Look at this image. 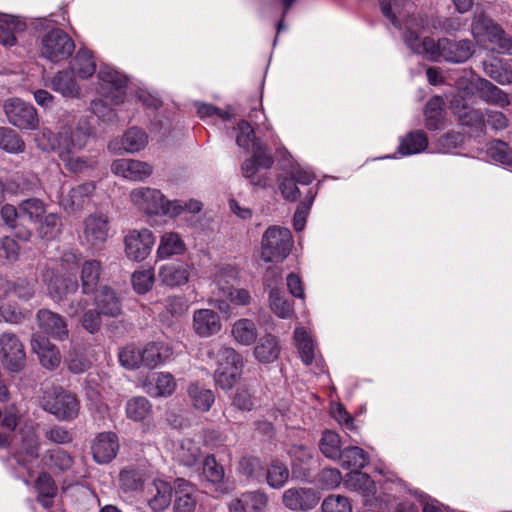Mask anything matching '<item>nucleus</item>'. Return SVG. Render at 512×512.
<instances>
[{
  "instance_id": "19",
  "label": "nucleus",
  "mask_w": 512,
  "mask_h": 512,
  "mask_svg": "<svg viewBox=\"0 0 512 512\" xmlns=\"http://www.w3.org/2000/svg\"><path fill=\"white\" fill-rule=\"evenodd\" d=\"M111 169L116 175L133 181L144 180L152 174V167L148 163L134 159L115 160Z\"/></svg>"
},
{
  "instance_id": "54",
  "label": "nucleus",
  "mask_w": 512,
  "mask_h": 512,
  "mask_svg": "<svg viewBox=\"0 0 512 512\" xmlns=\"http://www.w3.org/2000/svg\"><path fill=\"white\" fill-rule=\"evenodd\" d=\"M488 156L503 165L512 167V150L509 145L501 140H495L488 145Z\"/></svg>"
},
{
  "instance_id": "27",
  "label": "nucleus",
  "mask_w": 512,
  "mask_h": 512,
  "mask_svg": "<svg viewBox=\"0 0 512 512\" xmlns=\"http://www.w3.org/2000/svg\"><path fill=\"white\" fill-rule=\"evenodd\" d=\"M476 89L480 99L490 105L506 107L510 104L508 94L487 79H479Z\"/></svg>"
},
{
  "instance_id": "50",
  "label": "nucleus",
  "mask_w": 512,
  "mask_h": 512,
  "mask_svg": "<svg viewBox=\"0 0 512 512\" xmlns=\"http://www.w3.org/2000/svg\"><path fill=\"white\" fill-rule=\"evenodd\" d=\"M267 484L274 488L280 489L289 478V470L286 465L279 460H273L265 472Z\"/></svg>"
},
{
  "instance_id": "45",
  "label": "nucleus",
  "mask_w": 512,
  "mask_h": 512,
  "mask_svg": "<svg viewBox=\"0 0 512 512\" xmlns=\"http://www.w3.org/2000/svg\"><path fill=\"white\" fill-rule=\"evenodd\" d=\"M345 485L351 490L360 491L364 496L376 492V486L371 477L360 471H350L346 476Z\"/></svg>"
},
{
  "instance_id": "64",
  "label": "nucleus",
  "mask_w": 512,
  "mask_h": 512,
  "mask_svg": "<svg viewBox=\"0 0 512 512\" xmlns=\"http://www.w3.org/2000/svg\"><path fill=\"white\" fill-rule=\"evenodd\" d=\"M154 273L151 270L136 271L132 274V285L138 294H145L152 289Z\"/></svg>"
},
{
  "instance_id": "37",
  "label": "nucleus",
  "mask_w": 512,
  "mask_h": 512,
  "mask_svg": "<svg viewBox=\"0 0 512 512\" xmlns=\"http://www.w3.org/2000/svg\"><path fill=\"white\" fill-rule=\"evenodd\" d=\"M72 72L82 79L90 78L96 71V63L91 51L81 48L71 62Z\"/></svg>"
},
{
  "instance_id": "52",
  "label": "nucleus",
  "mask_w": 512,
  "mask_h": 512,
  "mask_svg": "<svg viewBox=\"0 0 512 512\" xmlns=\"http://www.w3.org/2000/svg\"><path fill=\"white\" fill-rule=\"evenodd\" d=\"M0 148L9 153H21L25 149V143L15 130L0 127Z\"/></svg>"
},
{
  "instance_id": "35",
  "label": "nucleus",
  "mask_w": 512,
  "mask_h": 512,
  "mask_svg": "<svg viewBox=\"0 0 512 512\" xmlns=\"http://www.w3.org/2000/svg\"><path fill=\"white\" fill-rule=\"evenodd\" d=\"M42 463L51 470L65 472L69 470L73 464V457L65 450L60 448L47 450L42 458Z\"/></svg>"
},
{
  "instance_id": "13",
  "label": "nucleus",
  "mask_w": 512,
  "mask_h": 512,
  "mask_svg": "<svg viewBox=\"0 0 512 512\" xmlns=\"http://www.w3.org/2000/svg\"><path fill=\"white\" fill-rule=\"evenodd\" d=\"M154 243L155 237L150 230H133L125 237L126 255L134 261H142L150 254Z\"/></svg>"
},
{
  "instance_id": "40",
  "label": "nucleus",
  "mask_w": 512,
  "mask_h": 512,
  "mask_svg": "<svg viewBox=\"0 0 512 512\" xmlns=\"http://www.w3.org/2000/svg\"><path fill=\"white\" fill-rule=\"evenodd\" d=\"M452 108L463 125L472 127L485 125V115L481 110L470 108L465 104L460 106L458 99L452 102Z\"/></svg>"
},
{
  "instance_id": "46",
  "label": "nucleus",
  "mask_w": 512,
  "mask_h": 512,
  "mask_svg": "<svg viewBox=\"0 0 512 512\" xmlns=\"http://www.w3.org/2000/svg\"><path fill=\"white\" fill-rule=\"evenodd\" d=\"M319 449L325 457L337 461L343 451L340 436L334 431L325 430L319 441Z\"/></svg>"
},
{
  "instance_id": "51",
  "label": "nucleus",
  "mask_w": 512,
  "mask_h": 512,
  "mask_svg": "<svg viewBox=\"0 0 512 512\" xmlns=\"http://www.w3.org/2000/svg\"><path fill=\"white\" fill-rule=\"evenodd\" d=\"M294 338L300 357L305 365L312 364L314 360V343L308 333L303 328H297L294 331Z\"/></svg>"
},
{
  "instance_id": "63",
  "label": "nucleus",
  "mask_w": 512,
  "mask_h": 512,
  "mask_svg": "<svg viewBox=\"0 0 512 512\" xmlns=\"http://www.w3.org/2000/svg\"><path fill=\"white\" fill-rule=\"evenodd\" d=\"M142 367L153 369L162 362L161 348L157 343H148L145 347L140 349Z\"/></svg>"
},
{
  "instance_id": "1",
  "label": "nucleus",
  "mask_w": 512,
  "mask_h": 512,
  "mask_svg": "<svg viewBox=\"0 0 512 512\" xmlns=\"http://www.w3.org/2000/svg\"><path fill=\"white\" fill-rule=\"evenodd\" d=\"M99 92L103 99L91 101V111L103 121H113L116 117L114 110L108 106L124 102L128 79L125 75L110 67L101 68L98 72Z\"/></svg>"
},
{
  "instance_id": "11",
  "label": "nucleus",
  "mask_w": 512,
  "mask_h": 512,
  "mask_svg": "<svg viewBox=\"0 0 512 512\" xmlns=\"http://www.w3.org/2000/svg\"><path fill=\"white\" fill-rule=\"evenodd\" d=\"M0 356L4 367L11 372H19L25 367L24 346L15 334L3 333L0 336Z\"/></svg>"
},
{
  "instance_id": "14",
  "label": "nucleus",
  "mask_w": 512,
  "mask_h": 512,
  "mask_svg": "<svg viewBox=\"0 0 512 512\" xmlns=\"http://www.w3.org/2000/svg\"><path fill=\"white\" fill-rule=\"evenodd\" d=\"M36 321L45 334L60 341L69 338V330L66 319L49 309H40L36 314Z\"/></svg>"
},
{
  "instance_id": "58",
  "label": "nucleus",
  "mask_w": 512,
  "mask_h": 512,
  "mask_svg": "<svg viewBox=\"0 0 512 512\" xmlns=\"http://www.w3.org/2000/svg\"><path fill=\"white\" fill-rule=\"evenodd\" d=\"M219 367H229V370H241L243 367L242 356L233 348L221 347L217 358Z\"/></svg>"
},
{
  "instance_id": "31",
  "label": "nucleus",
  "mask_w": 512,
  "mask_h": 512,
  "mask_svg": "<svg viewBox=\"0 0 512 512\" xmlns=\"http://www.w3.org/2000/svg\"><path fill=\"white\" fill-rule=\"evenodd\" d=\"M51 88L64 97L77 98L80 95V87L74 79L73 72L67 70L55 74L51 79Z\"/></svg>"
},
{
  "instance_id": "8",
  "label": "nucleus",
  "mask_w": 512,
  "mask_h": 512,
  "mask_svg": "<svg viewBox=\"0 0 512 512\" xmlns=\"http://www.w3.org/2000/svg\"><path fill=\"white\" fill-rule=\"evenodd\" d=\"M473 53L474 45L472 41L468 39L455 41L448 38H441L437 42L433 40V47L425 52L433 61L442 58L453 63L465 62Z\"/></svg>"
},
{
  "instance_id": "4",
  "label": "nucleus",
  "mask_w": 512,
  "mask_h": 512,
  "mask_svg": "<svg viewBox=\"0 0 512 512\" xmlns=\"http://www.w3.org/2000/svg\"><path fill=\"white\" fill-rule=\"evenodd\" d=\"M274 164V158L270 151L262 145L261 142L253 143L252 156L241 164V173L243 177L249 180V183L257 188L265 189L272 183L268 173L259 174V170L270 169Z\"/></svg>"
},
{
  "instance_id": "39",
  "label": "nucleus",
  "mask_w": 512,
  "mask_h": 512,
  "mask_svg": "<svg viewBox=\"0 0 512 512\" xmlns=\"http://www.w3.org/2000/svg\"><path fill=\"white\" fill-rule=\"evenodd\" d=\"M445 101L440 96L432 97L426 104L424 115L425 125L429 130H437L444 119Z\"/></svg>"
},
{
  "instance_id": "21",
  "label": "nucleus",
  "mask_w": 512,
  "mask_h": 512,
  "mask_svg": "<svg viewBox=\"0 0 512 512\" xmlns=\"http://www.w3.org/2000/svg\"><path fill=\"white\" fill-rule=\"evenodd\" d=\"M218 314L211 309H199L193 314V329L200 337H210L221 330Z\"/></svg>"
},
{
  "instance_id": "42",
  "label": "nucleus",
  "mask_w": 512,
  "mask_h": 512,
  "mask_svg": "<svg viewBox=\"0 0 512 512\" xmlns=\"http://www.w3.org/2000/svg\"><path fill=\"white\" fill-rule=\"evenodd\" d=\"M428 146L426 134L421 130L408 133L399 145V152L402 155H412L424 151Z\"/></svg>"
},
{
  "instance_id": "30",
  "label": "nucleus",
  "mask_w": 512,
  "mask_h": 512,
  "mask_svg": "<svg viewBox=\"0 0 512 512\" xmlns=\"http://www.w3.org/2000/svg\"><path fill=\"white\" fill-rule=\"evenodd\" d=\"M185 250L186 245L178 233L166 232L160 238L157 257L160 259H167L172 256L181 255Z\"/></svg>"
},
{
  "instance_id": "18",
  "label": "nucleus",
  "mask_w": 512,
  "mask_h": 512,
  "mask_svg": "<svg viewBox=\"0 0 512 512\" xmlns=\"http://www.w3.org/2000/svg\"><path fill=\"white\" fill-rule=\"evenodd\" d=\"M119 450L118 437L113 432L99 433L91 445L94 460L100 464L112 461Z\"/></svg>"
},
{
  "instance_id": "33",
  "label": "nucleus",
  "mask_w": 512,
  "mask_h": 512,
  "mask_svg": "<svg viewBox=\"0 0 512 512\" xmlns=\"http://www.w3.org/2000/svg\"><path fill=\"white\" fill-rule=\"evenodd\" d=\"M34 487L38 493L37 501L44 508L51 507L53 498L57 494V486L52 476L47 472H41L35 480Z\"/></svg>"
},
{
  "instance_id": "9",
  "label": "nucleus",
  "mask_w": 512,
  "mask_h": 512,
  "mask_svg": "<svg viewBox=\"0 0 512 512\" xmlns=\"http://www.w3.org/2000/svg\"><path fill=\"white\" fill-rule=\"evenodd\" d=\"M426 26L427 19L425 17L411 12L401 19V27L398 28L403 29V40L415 54H425L427 49L433 47V38L425 37L421 39Z\"/></svg>"
},
{
  "instance_id": "24",
  "label": "nucleus",
  "mask_w": 512,
  "mask_h": 512,
  "mask_svg": "<svg viewBox=\"0 0 512 512\" xmlns=\"http://www.w3.org/2000/svg\"><path fill=\"white\" fill-rule=\"evenodd\" d=\"M94 192L93 182L80 184L69 191L62 199V204L70 212L81 210L90 203Z\"/></svg>"
},
{
  "instance_id": "32",
  "label": "nucleus",
  "mask_w": 512,
  "mask_h": 512,
  "mask_svg": "<svg viewBox=\"0 0 512 512\" xmlns=\"http://www.w3.org/2000/svg\"><path fill=\"white\" fill-rule=\"evenodd\" d=\"M337 461L344 469L360 471L369 463V455L358 446H350L343 449Z\"/></svg>"
},
{
  "instance_id": "5",
  "label": "nucleus",
  "mask_w": 512,
  "mask_h": 512,
  "mask_svg": "<svg viewBox=\"0 0 512 512\" xmlns=\"http://www.w3.org/2000/svg\"><path fill=\"white\" fill-rule=\"evenodd\" d=\"M293 238L289 229L269 227L262 236L261 258L267 263L282 262L291 251Z\"/></svg>"
},
{
  "instance_id": "16",
  "label": "nucleus",
  "mask_w": 512,
  "mask_h": 512,
  "mask_svg": "<svg viewBox=\"0 0 512 512\" xmlns=\"http://www.w3.org/2000/svg\"><path fill=\"white\" fill-rule=\"evenodd\" d=\"M237 278V272L234 268L227 266L222 268L215 276V281L222 291L223 295L227 297L232 303L236 305H248L251 302V295L246 289H234L227 286L231 281Z\"/></svg>"
},
{
  "instance_id": "41",
  "label": "nucleus",
  "mask_w": 512,
  "mask_h": 512,
  "mask_svg": "<svg viewBox=\"0 0 512 512\" xmlns=\"http://www.w3.org/2000/svg\"><path fill=\"white\" fill-rule=\"evenodd\" d=\"M0 288L4 290L5 296L14 295L17 298L28 301L34 296V283L27 280L19 278L14 281L6 280L2 281L0 284Z\"/></svg>"
},
{
  "instance_id": "60",
  "label": "nucleus",
  "mask_w": 512,
  "mask_h": 512,
  "mask_svg": "<svg viewBox=\"0 0 512 512\" xmlns=\"http://www.w3.org/2000/svg\"><path fill=\"white\" fill-rule=\"evenodd\" d=\"M120 487L125 492L137 491L142 487L143 479L141 474L133 469L126 468L119 475Z\"/></svg>"
},
{
  "instance_id": "22",
  "label": "nucleus",
  "mask_w": 512,
  "mask_h": 512,
  "mask_svg": "<svg viewBox=\"0 0 512 512\" xmlns=\"http://www.w3.org/2000/svg\"><path fill=\"white\" fill-rule=\"evenodd\" d=\"M32 350L38 355L40 363L46 369H55L61 363L58 348L45 337H34L31 341Z\"/></svg>"
},
{
  "instance_id": "17",
  "label": "nucleus",
  "mask_w": 512,
  "mask_h": 512,
  "mask_svg": "<svg viewBox=\"0 0 512 512\" xmlns=\"http://www.w3.org/2000/svg\"><path fill=\"white\" fill-rule=\"evenodd\" d=\"M163 194L154 188L140 187L130 193L135 206L146 214L157 215L163 209Z\"/></svg>"
},
{
  "instance_id": "7",
  "label": "nucleus",
  "mask_w": 512,
  "mask_h": 512,
  "mask_svg": "<svg viewBox=\"0 0 512 512\" xmlns=\"http://www.w3.org/2000/svg\"><path fill=\"white\" fill-rule=\"evenodd\" d=\"M75 50L73 39L62 29L54 28L45 33L41 40V56L53 63L68 59Z\"/></svg>"
},
{
  "instance_id": "61",
  "label": "nucleus",
  "mask_w": 512,
  "mask_h": 512,
  "mask_svg": "<svg viewBox=\"0 0 512 512\" xmlns=\"http://www.w3.org/2000/svg\"><path fill=\"white\" fill-rule=\"evenodd\" d=\"M238 470L249 479H257L263 475V467L260 459L257 457H242L238 463Z\"/></svg>"
},
{
  "instance_id": "29",
  "label": "nucleus",
  "mask_w": 512,
  "mask_h": 512,
  "mask_svg": "<svg viewBox=\"0 0 512 512\" xmlns=\"http://www.w3.org/2000/svg\"><path fill=\"white\" fill-rule=\"evenodd\" d=\"M102 273L100 261L92 259L83 263L80 273L82 293L89 295L96 291Z\"/></svg>"
},
{
  "instance_id": "3",
  "label": "nucleus",
  "mask_w": 512,
  "mask_h": 512,
  "mask_svg": "<svg viewBox=\"0 0 512 512\" xmlns=\"http://www.w3.org/2000/svg\"><path fill=\"white\" fill-rule=\"evenodd\" d=\"M471 30L475 38H486L499 53L512 55V37L479 6L474 12Z\"/></svg>"
},
{
  "instance_id": "47",
  "label": "nucleus",
  "mask_w": 512,
  "mask_h": 512,
  "mask_svg": "<svg viewBox=\"0 0 512 512\" xmlns=\"http://www.w3.org/2000/svg\"><path fill=\"white\" fill-rule=\"evenodd\" d=\"M121 144L126 152L135 153L146 147L148 136L144 130L132 127L123 135Z\"/></svg>"
},
{
  "instance_id": "59",
  "label": "nucleus",
  "mask_w": 512,
  "mask_h": 512,
  "mask_svg": "<svg viewBox=\"0 0 512 512\" xmlns=\"http://www.w3.org/2000/svg\"><path fill=\"white\" fill-rule=\"evenodd\" d=\"M203 475L211 483L217 484L223 481L224 468L216 461L214 455H208L204 458Z\"/></svg>"
},
{
  "instance_id": "57",
  "label": "nucleus",
  "mask_w": 512,
  "mask_h": 512,
  "mask_svg": "<svg viewBox=\"0 0 512 512\" xmlns=\"http://www.w3.org/2000/svg\"><path fill=\"white\" fill-rule=\"evenodd\" d=\"M155 383V396H170L176 389V381L172 374L168 372L155 373L153 377Z\"/></svg>"
},
{
  "instance_id": "2",
  "label": "nucleus",
  "mask_w": 512,
  "mask_h": 512,
  "mask_svg": "<svg viewBox=\"0 0 512 512\" xmlns=\"http://www.w3.org/2000/svg\"><path fill=\"white\" fill-rule=\"evenodd\" d=\"M48 137L49 148L55 151L60 158L74 155L82 150L90 136L89 129L80 123L74 125H63L59 131L44 133Z\"/></svg>"
},
{
  "instance_id": "43",
  "label": "nucleus",
  "mask_w": 512,
  "mask_h": 512,
  "mask_svg": "<svg viewBox=\"0 0 512 512\" xmlns=\"http://www.w3.org/2000/svg\"><path fill=\"white\" fill-rule=\"evenodd\" d=\"M153 485L155 494L148 504L154 512H161L170 505L173 488L168 482L162 480L154 481Z\"/></svg>"
},
{
  "instance_id": "34",
  "label": "nucleus",
  "mask_w": 512,
  "mask_h": 512,
  "mask_svg": "<svg viewBox=\"0 0 512 512\" xmlns=\"http://www.w3.org/2000/svg\"><path fill=\"white\" fill-rule=\"evenodd\" d=\"M231 333L235 341L244 346L252 345L258 337L255 322L248 318L237 320L232 326Z\"/></svg>"
},
{
  "instance_id": "10",
  "label": "nucleus",
  "mask_w": 512,
  "mask_h": 512,
  "mask_svg": "<svg viewBox=\"0 0 512 512\" xmlns=\"http://www.w3.org/2000/svg\"><path fill=\"white\" fill-rule=\"evenodd\" d=\"M3 109L9 123L13 126L27 130L38 127L37 111L30 103L19 98H10L4 102Z\"/></svg>"
},
{
  "instance_id": "36",
  "label": "nucleus",
  "mask_w": 512,
  "mask_h": 512,
  "mask_svg": "<svg viewBox=\"0 0 512 512\" xmlns=\"http://www.w3.org/2000/svg\"><path fill=\"white\" fill-rule=\"evenodd\" d=\"M25 24L12 15L0 14V43L13 46L16 43L15 32L23 31Z\"/></svg>"
},
{
  "instance_id": "38",
  "label": "nucleus",
  "mask_w": 512,
  "mask_h": 512,
  "mask_svg": "<svg viewBox=\"0 0 512 512\" xmlns=\"http://www.w3.org/2000/svg\"><path fill=\"white\" fill-rule=\"evenodd\" d=\"M280 354V346L274 335L263 336L254 348L255 357L263 363L275 361Z\"/></svg>"
},
{
  "instance_id": "28",
  "label": "nucleus",
  "mask_w": 512,
  "mask_h": 512,
  "mask_svg": "<svg viewBox=\"0 0 512 512\" xmlns=\"http://www.w3.org/2000/svg\"><path fill=\"white\" fill-rule=\"evenodd\" d=\"M200 457L199 446L189 438L174 443L173 459L181 465L191 467L197 463Z\"/></svg>"
},
{
  "instance_id": "53",
  "label": "nucleus",
  "mask_w": 512,
  "mask_h": 512,
  "mask_svg": "<svg viewBox=\"0 0 512 512\" xmlns=\"http://www.w3.org/2000/svg\"><path fill=\"white\" fill-rule=\"evenodd\" d=\"M188 310V303L183 296H169L164 301V311L161 316L169 320L174 317H181Z\"/></svg>"
},
{
  "instance_id": "12",
  "label": "nucleus",
  "mask_w": 512,
  "mask_h": 512,
  "mask_svg": "<svg viewBox=\"0 0 512 512\" xmlns=\"http://www.w3.org/2000/svg\"><path fill=\"white\" fill-rule=\"evenodd\" d=\"M83 240L91 248L100 250L104 246L109 233V219L100 213L90 214L83 222Z\"/></svg>"
},
{
  "instance_id": "44",
  "label": "nucleus",
  "mask_w": 512,
  "mask_h": 512,
  "mask_svg": "<svg viewBox=\"0 0 512 512\" xmlns=\"http://www.w3.org/2000/svg\"><path fill=\"white\" fill-rule=\"evenodd\" d=\"M269 303L271 310L282 319H290L294 315L293 303L289 301L283 291L271 288L269 291Z\"/></svg>"
},
{
  "instance_id": "23",
  "label": "nucleus",
  "mask_w": 512,
  "mask_h": 512,
  "mask_svg": "<svg viewBox=\"0 0 512 512\" xmlns=\"http://www.w3.org/2000/svg\"><path fill=\"white\" fill-rule=\"evenodd\" d=\"M158 277L167 287H180L189 281L190 267L186 263H170L159 269Z\"/></svg>"
},
{
  "instance_id": "48",
  "label": "nucleus",
  "mask_w": 512,
  "mask_h": 512,
  "mask_svg": "<svg viewBox=\"0 0 512 512\" xmlns=\"http://www.w3.org/2000/svg\"><path fill=\"white\" fill-rule=\"evenodd\" d=\"M483 70L488 77L500 85H509L512 83V70L501 60L483 62Z\"/></svg>"
},
{
  "instance_id": "20",
  "label": "nucleus",
  "mask_w": 512,
  "mask_h": 512,
  "mask_svg": "<svg viewBox=\"0 0 512 512\" xmlns=\"http://www.w3.org/2000/svg\"><path fill=\"white\" fill-rule=\"evenodd\" d=\"M95 307L104 317L116 318L122 314V301L109 286H102L94 298Z\"/></svg>"
},
{
  "instance_id": "56",
  "label": "nucleus",
  "mask_w": 512,
  "mask_h": 512,
  "mask_svg": "<svg viewBox=\"0 0 512 512\" xmlns=\"http://www.w3.org/2000/svg\"><path fill=\"white\" fill-rule=\"evenodd\" d=\"M315 192L308 188L304 200L300 201L294 214L293 225L295 230L300 231L304 228L306 217L310 211L315 198Z\"/></svg>"
},
{
  "instance_id": "62",
  "label": "nucleus",
  "mask_w": 512,
  "mask_h": 512,
  "mask_svg": "<svg viewBox=\"0 0 512 512\" xmlns=\"http://www.w3.org/2000/svg\"><path fill=\"white\" fill-rule=\"evenodd\" d=\"M232 406L240 411H251L254 406L252 389L247 385L239 386L234 394Z\"/></svg>"
},
{
  "instance_id": "6",
  "label": "nucleus",
  "mask_w": 512,
  "mask_h": 512,
  "mask_svg": "<svg viewBox=\"0 0 512 512\" xmlns=\"http://www.w3.org/2000/svg\"><path fill=\"white\" fill-rule=\"evenodd\" d=\"M41 406L60 421H72L80 410L77 397L62 388H55L47 393L42 399Z\"/></svg>"
},
{
  "instance_id": "49",
  "label": "nucleus",
  "mask_w": 512,
  "mask_h": 512,
  "mask_svg": "<svg viewBox=\"0 0 512 512\" xmlns=\"http://www.w3.org/2000/svg\"><path fill=\"white\" fill-rule=\"evenodd\" d=\"M188 395L193 406L202 412L208 411L214 403V394L211 390L192 383L188 387Z\"/></svg>"
},
{
  "instance_id": "25",
  "label": "nucleus",
  "mask_w": 512,
  "mask_h": 512,
  "mask_svg": "<svg viewBox=\"0 0 512 512\" xmlns=\"http://www.w3.org/2000/svg\"><path fill=\"white\" fill-rule=\"evenodd\" d=\"M40 439L33 427L22 431L21 446L19 451L14 454V458L21 466L26 464V458L35 460L39 457Z\"/></svg>"
},
{
  "instance_id": "26",
  "label": "nucleus",
  "mask_w": 512,
  "mask_h": 512,
  "mask_svg": "<svg viewBox=\"0 0 512 512\" xmlns=\"http://www.w3.org/2000/svg\"><path fill=\"white\" fill-rule=\"evenodd\" d=\"M382 14L395 27H401V19L414 7V0H378Z\"/></svg>"
},
{
  "instance_id": "55",
  "label": "nucleus",
  "mask_w": 512,
  "mask_h": 512,
  "mask_svg": "<svg viewBox=\"0 0 512 512\" xmlns=\"http://www.w3.org/2000/svg\"><path fill=\"white\" fill-rule=\"evenodd\" d=\"M151 411V405L145 397H135L126 404L127 417L134 421L144 420Z\"/></svg>"
},
{
  "instance_id": "15",
  "label": "nucleus",
  "mask_w": 512,
  "mask_h": 512,
  "mask_svg": "<svg viewBox=\"0 0 512 512\" xmlns=\"http://www.w3.org/2000/svg\"><path fill=\"white\" fill-rule=\"evenodd\" d=\"M319 500L320 495L312 488H290L282 495L283 505L292 511L313 509Z\"/></svg>"
}]
</instances>
